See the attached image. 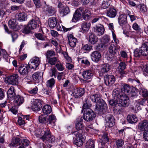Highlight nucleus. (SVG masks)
<instances>
[{
    "instance_id": "nucleus-1",
    "label": "nucleus",
    "mask_w": 148,
    "mask_h": 148,
    "mask_svg": "<svg viewBox=\"0 0 148 148\" xmlns=\"http://www.w3.org/2000/svg\"><path fill=\"white\" fill-rule=\"evenodd\" d=\"M101 95L99 93L91 95L90 98L91 100L96 103V109L100 112L103 111L107 108V106L105 102L101 98Z\"/></svg>"
},
{
    "instance_id": "nucleus-2",
    "label": "nucleus",
    "mask_w": 148,
    "mask_h": 148,
    "mask_svg": "<svg viewBox=\"0 0 148 148\" xmlns=\"http://www.w3.org/2000/svg\"><path fill=\"white\" fill-rule=\"evenodd\" d=\"M148 55V38L145 40V42L139 49H136L134 51V56L139 57L142 55L147 56Z\"/></svg>"
},
{
    "instance_id": "nucleus-3",
    "label": "nucleus",
    "mask_w": 148,
    "mask_h": 148,
    "mask_svg": "<svg viewBox=\"0 0 148 148\" xmlns=\"http://www.w3.org/2000/svg\"><path fill=\"white\" fill-rule=\"evenodd\" d=\"M73 133L76 137L74 143L77 147H81L86 139V137L83 135L82 130L75 132Z\"/></svg>"
},
{
    "instance_id": "nucleus-4",
    "label": "nucleus",
    "mask_w": 148,
    "mask_h": 148,
    "mask_svg": "<svg viewBox=\"0 0 148 148\" xmlns=\"http://www.w3.org/2000/svg\"><path fill=\"white\" fill-rule=\"evenodd\" d=\"M95 117V114L91 109L84 110L83 119L86 121H92Z\"/></svg>"
},
{
    "instance_id": "nucleus-5",
    "label": "nucleus",
    "mask_w": 148,
    "mask_h": 148,
    "mask_svg": "<svg viewBox=\"0 0 148 148\" xmlns=\"http://www.w3.org/2000/svg\"><path fill=\"white\" fill-rule=\"evenodd\" d=\"M49 131V129L46 127H41L35 131L34 135L37 138H40L42 140V137L45 136L46 134L48 133Z\"/></svg>"
},
{
    "instance_id": "nucleus-6",
    "label": "nucleus",
    "mask_w": 148,
    "mask_h": 148,
    "mask_svg": "<svg viewBox=\"0 0 148 148\" xmlns=\"http://www.w3.org/2000/svg\"><path fill=\"white\" fill-rule=\"evenodd\" d=\"M58 7L59 8V12L62 16H64L70 12L69 8L67 6L64 5L60 2L59 3Z\"/></svg>"
},
{
    "instance_id": "nucleus-7",
    "label": "nucleus",
    "mask_w": 148,
    "mask_h": 148,
    "mask_svg": "<svg viewBox=\"0 0 148 148\" xmlns=\"http://www.w3.org/2000/svg\"><path fill=\"white\" fill-rule=\"evenodd\" d=\"M130 101L128 97L125 94L121 97V98L118 100L119 106L123 107H127L130 104Z\"/></svg>"
},
{
    "instance_id": "nucleus-8",
    "label": "nucleus",
    "mask_w": 148,
    "mask_h": 148,
    "mask_svg": "<svg viewBox=\"0 0 148 148\" xmlns=\"http://www.w3.org/2000/svg\"><path fill=\"white\" fill-rule=\"evenodd\" d=\"M43 11L48 16L53 15L56 12V10L51 6L46 5L42 8Z\"/></svg>"
},
{
    "instance_id": "nucleus-9",
    "label": "nucleus",
    "mask_w": 148,
    "mask_h": 148,
    "mask_svg": "<svg viewBox=\"0 0 148 148\" xmlns=\"http://www.w3.org/2000/svg\"><path fill=\"white\" fill-rule=\"evenodd\" d=\"M104 83L107 86H111L115 81V78L114 75H106L104 77Z\"/></svg>"
},
{
    "instance_id": "nucleus-10",
    "label": "nucleus",
    "mask_w": 148,
    "mask_h": 148,
    "mask_svg": "<svg viewBox=\"0 0 148 148\" xmlns=\"http://www.w3.org/2000/svg\"><path fill=\"white\" fill-rule=\"evenodd\" d=\"M42 106V102L40 99H36L33 101L32 106V109L34 111H38Z\"/></svg>"
},
{
    "instance_id": "nucleus-11",
    "label": "nucleus",
    "mask_w": 148,
    "mask_h": 148,
    "mask_svg": "<svg viewBox=\"0 0 148 148\" xmlns=\"http://www.w3.org/2000/svg\"><path fill=\"white\" fill-rule=\"evenodd\" d=\"M30 64L29 65L30 68L35 70L38 66L40 63L39 58L38 57H35L32 58L30 61Z\"/></svg>"
},
{
    "instance_id": "nucleus-12",
    "label": "nucleus",
    "mask_w": 148,
    "mask_h": 148,
    "mask_svg": "<svg viewBox=\"0 0 148 148\" xmlns=\"http://www.w3.org/2000/svg\"><path fill=\"white\" fill-rule=\"evenodd\" d=\"M29 68H30L29 65L22 64L19 67L18 71L21 74L26 75L28 73Z\"/></svg>"
},
{
    "instance_id": "nucleus-13",
    "label": "nucleus",
    "mask_w": 148,
    "mask_h": 148,
    "mask_svg": "<svg viewBox=\"0 0 148 148\" xmlns=\"http://www.w3.org/2000/svg\"><path fill=\"white\" fill-rule=\"evenodd\" d=\"M138 128L140 131H145L148 130V120H144L139 122L138 125Z\"/></svg>"
},
{
    "instance_id": "nucleus-14",
    "label": "nucleus",
    "mask_w": 148,
    "mask_h": 148,
    "mask_svg": "<svg viewBox=\"0 0 148 148\" xmlns=\"http://www.w3.org/2000/svg\"><path fill=\"white\" fill-rule=\"evenodd\" d=\"M127 15L124 14L120 15L118 19V22L119 25L122 27H124L127 24Z\"/></svg>"
},
{
    "instance_id": "nucleus-15",
    "label": "nucleus",
    "mask_w": 148,
    "mask_h": 148,
    "mask_svg": "<svg viewBox=\"0 0 148 148\" xmlns=\"http://www.w3.org/2000/svg\"><path fill=\"white\" fill-rule=\"evenodd\" d=\"M83 10V8H79L76 10L72 20L73 22H75L80 20L81 18V13Z\"/></svg>"
},
{
    "instance_id": "nucleus-16",
    "label": "nucleus",
    "mask_w": 148,
    "mask_h": 148,
    "mask_svg": "<svg viewBox=\"0 0 148 148\" xmlns=\"http://www.w3.org/2000/svg\"><path fill=\"white\" fill-rule=\"evenodd\" d=\"M101 57L100 53L98 51H94L90 55L91 60L94 62H98L100 61Z\"/></svg>"
},
{
    "instance_id": "nucleus-17",
    "label": "nucleus",
    "mask_w": 148,
    "mask_h": 148,
    "mask_svg": "<svg viewBox=\"0 0 148 148\" xmlns=\"http://www.w3.org/2000/svg\"><path fill=\"white\" fill-rule=\"evenodd\" d=\"M39 19L38 17L33 18L29 22L28 25L32 29H35L38 26Z\"/></svg>"
},
{
    "instance_id": "nucleus-18",
    "label": "nucleus",
    "mask_w": 148,
    "mask_h": 148,
    "mask_svg": "<svg viewBox=\"0 0 148 148\" xmlns=\"http://www.w3.org/2000/svg\"><path fill=\"white\" fill-rule=\"evenodd\" d=\"M9 27L15 31L20 29V27L16 22L15 19H12L10 20L8 22Z\"/></svg>"
},
{
    "instance_id": "nucleus-19",
    "label": "nucleus",
    "mask_w": 148,
    "mask_h": 148,
    "mask_svg": "<svg viewBox=\"0 0 148 148\" xmlns=\"http://www.w3.org/2000/svg\"><path fill=\"white\" fill-rule=\"evenodd\" d=\"M85 93L84 88H78L75 89L73 92V94L76 98H80L82 97Z\"/></svg>"
},
{
    "instance_id": "nucleus-20",
    "label": "nucleus",
    "mask_w": 148,
    "mask_h": 148,
    "mask_svg": "<svg viewBox=\"0 0 148 148\" xmlns=\"http://www.w3.org/2000/svg\"><path fill=\"white\" fill-rule=\"evenodd\" d=\"M18 74H15L10 76L9 77L8 82V84L13 85H16L18 83Z\"/></svg>"
},
{
    "instance_id": "nucleus-21",
    "label": "nucleus",
    "mask_w": 148,
    "mask_h": 148,
    "mask_svg": "<svg viewBox=\"0 0 148 148\" xmlns=\"http://www.w3.org/2000/svg\"><path fill=\"white\" fill-rule=\"evenodd\" d=\"M94 31L97 35L101 36L104 34L105 29L103 26L100 24L94 27Z\"/></svg>"
},
{
    "instance_id": "nucleus-22",
    "label": "nucleus",
    "mask_w": 148,
    "mask_h": 148,
    "mask_svg": "<svg viewBox=\"0 0 148 148\" xmlns=\"http://www.w3.org/2000/svg\"><path fill=\"white\" fill-rule=\"evenodd\" d=\"M105 120L106 125L109 127H112L114 124V117L110 114L107 115L106 116Z\"/></svg>"
},
{
    "instance_id": "nucleus-23",
    "label": "nucleus",
    "mask_w": 148,
    "mask_h": 148,
    "mask_svg": "<svg viewBox=\"0 0 148 148\" xmlns=\"http://www.w3.org/2000/svg\"><path fill=\"white\" fill-rule=\"evenodd\" d=\"M68 43L71 47H74L76 44L77 39L73 36L71 34L68 35Z\"/></svg>"
},
{
    "instance_id": "nucleus-24",
    "label": "nucleus",
    "mask_w": 148,
    "mask_h": 148,
    "mask_svg": "<svg viewBox=\"0 0 148 148\" xmlns=\"http://www.w3.org/2000/svg\"><path fill=\"white\" fill-rule=\"evenodd\" d=\"M101 138V143L102 146L106 147L108 145V142L109 141V138L106 134H105L100 136Z\"/></svg>"
},
{
    "instance_id": "nucleus-25",
    "label": "nucleus",
    "mask_w": 148,
    "mask_h": 148,
    "mask_svg": "<svg viewBox=\"0 0 148 148\" xmlns=\"http://www.w3.org/2000/svg\"><path fill=\"white\" fill-rule=\"evenodd\" d=\"M8 97L9 99L12 100L16 96L15 93V89L14 87L12 86L8 89L7 92Z\"/></svg>"
},
{
    "instance_id": "nucleus-26",
    "label": "nucleus",
    "mask_w": 148,
    "mask_h": 148,
    "mask_svg": "<svg viewBox=\"0 0 148 148\" xmlns=\"http://www.w3.org/2000/svg\"><path fill=\"white\" fill-rule=\"evenodd\" d=\"M48 133H47L45 136H43L42 137V140L43 141L46 140L48 141L49 142L52 143L55 141V138L54 136L52 135H51L50 132V130L49 129Z\"/></svg>"
},
{
    "instance_id": "nucleus-27",
    "label": "nucleus",
    "mask_w": 148,
    "mask_h": 148,
    "mask_svg": "<svg viewBox=\"0 0 148 148\" xmlns=\"http://www.w3.org/2000/svg\"><path fill=\"white\" fill-rule=\"evenodd\" d=\"M88 39L90 43L92 45L95 44L98 41L97 37L91 32L89 33Z\"/></svg>"
},
{
    "instance_id": "nucleus-28",
    "label": "nucleus",
    "mask_w": 148,
    "mask_h": 148,
    "mask_svg": "<svg viewBox=\"0 0 148 148\" xmlns=\"http://www.w3.org/2000/svg\"><path fill=\"white\" fill-rule=\"evenodd\" d=\"M123 95V94L120 89L116 88L113 92L112 96L115 99L119 100Z\"/></svg>"
},
{
    "instance_id": "nucleus-29",
    "label": "nucleus",
    "mask_w": 148,
    "mask_h": 148,
    "mask_svg": "<svg viewBox=\"0 0 148 148\" xmlns=\"http://www.w3.org/2000/svg\"><path fill=\"white\" fill-rule=\"evenodd\" d=\"M82 121V118L79 117L77 119L75 122V127L77 130L79 131L82 130V129L83 128L84 125Z\"/></svg>"
},
{
    "instance_id": "nucleus-30",
    "label": "nucleus",
    "mask_w": 148,
    "mask_h": 148,
    "mask_svg": "<svg viewBox=\"0 0 148 148\" xmlns=\"http://www.w3.org/2000/svg\"><path fill=\"white\" fill-rule=\"evenodd\" d=\"M82 76L84 79H88L93 77V72L90 70L84 71L82 73Z\"/></svg>"
},
{
    "instance_id": "nucleus-31",
    "label": "nucleus",
    "mask_w": 148,
    "mask_h": 148,
    "mask_svg": "<svg viewBox=\"0 0 148 148\" xmlns=\"http://www.w3.org/2000/svg\"><path fill=\"white\" fill-rule=\"evenodd\" d=\"M14 98V101L16 105L19 106L24 101V98L19 95H16Z\"/></svg>"
},
{
    "instance_id": "nucleus-32",
    "label": "nucleus",
    "mask_w": 148,
    "mask_h": 148,
    "mask_svg": "<svg viewBox=\"0 0 148 148\" xmlns=\"http://www.w3.org/2000/svg\"><path fill=\"white\" fill-rule=\"evenodd\" d=\"M110 36L105 35L103 36L101 39V43L103 44L104 46L107 47L110 44Z\"/></svg>"
},
{
    "instance_id": "nucleus-33",
    "label": "nucleus",
    "mask_w": 148,
    "mask_h": 148,
    "mask_svg": "<svg viewBox=\"0 0 148 148\" xmlns=\"http://www.w3.org/2000/svg\"><path fill=\"white\" fill-rule=\"evenodd\" d=\"M106 14L107 16L110 18H114L116 15V10L114 8H109L107 10Z\"/></svg>"
},
{
    "instance_id": "nucleus-34",
    "label": "nucleus",
    "mask_w": 148,
    "mask_h": 148,
    "mask_svg": "<svg viewBox=\"0 0 148 148\" xmlns=\"http://www.w3.org/2000/svg\"><path fill=\"white\" fill-rule=\"evenodd\" d=\"M48 24L50 27L54 28L57 25L56 18L54 17L49 18L48 20Z\"/></svg>"
},
{
    "instance_id": "nucleus-35",
    "label": "nucleus",
    "mask_w": 148,
    "mask_h": 148,
    "mask_svg": "<svg viewBox=\"0 0 148 148\" xmlns=\"http://www.w3.org/2000/svg\"><path fill=\"white\" fill-rule=\"evenodd\" d=\"M52 109L51 106L49 105L44 106L42 108V112L45 114H48L51 113Z\"/></svg>"
},
{
    "instance_id": "nucleus-36",
    "label": "nucleus",
    "mask_w": 148,
    "mask_h": 148,
    "mask_svg": "<svg viewBox=\"0 0 148 148\" xmlns=\"http://www.w3.org/2000/svg\"><path fill=\"white\" fill-rule=\"evenodd\" d=\"M21 142V140L20 138H13L12 139L11 143L9 144V146L10 147L16 146L18 145H20Z\"/></svg>"
},
{
    "instance_id": "nucleus-37",
    "label": "nucleus",
    "mask_w": 148,
    "mask_h": 148,
    "mask_svg": "<svg viewBox=\"0 0 148 148\" xmlns=\"http://www.w3.org/2000/svg\"><path fill=\"white\" fill-rule=\"evenodd\" d=\"M90 27V23L86 22L83 23L81 24L80 31L82 33H84L88 31Z\"/></svg>"
},
{
    "instance_id": "nucleus-38",
    "label": "nucleus",
    "mask_w": 148,
    "mask_h": 148,
    "mask_svg": "<svg viewBox=\"0 0 148 148\" xmlns=\"http://www.w3.org/2000/svg\"><path fill=\"white\" fill-rule=\"evenodd\" d=\"M56 119V117L54 115H51L49 116L47 119V123H48V124H50L53 126H54L55 125V122Z\"/></svg>"
},
{
    "instance_id": "nucleus-39",
    "label": "nucleus",
    "mask_w": 148,
    "mask_h": 148,
    "mask_svg": "<svg viewBox=\"0 0 148 148\" xmlns=\"http://www.w3.org/2000/svg\"><path fill=\"white\" fill-rule=\"evenodd\" d=\"M131 90V88L130 86L127 84L123 85L121 89L123 94L126 95L130 93Z\"/></svg>"
},
{
    "instance_id": "nucleus-40",
    "label": "nucleus",
    "mask_w": 148,
    "mask_h": 148,
    "mask_svg": "<svg viewBox=\"0 0 148 148\" xmlns=\"http://www.w3.org/2000/svg\"><path fill=\"white\" fill-rule=\"evenodd\" d=\"M128 122L130 123H136L138 121L137 117L134 115H129L127 117Z\"/></svg>"
},
{
    "instance_id": "nucleus-41",
    "label": "nucleus",
    "mask_w": 148,
    "mask_h": 148,
    "mask_svg": "<svg viewBox=\"0 0 148 148\" xmlns=\"http://www.w3.org/2000/svg\"><path fill=\"white\" fill-rule=\"evenodd\" d=\"M109 52L113 55H115L119 54L116 47L114 45L111 44L109 48Z\"/></svg>"
},
{
    "instance_id": "nucleus-42",
    "label": "nucleus",
    "mask_w": 148,
    "mask_h": 148,
    "mask_svg": "<svg viewBox=\"0 0 148 148\" xmlns=\"http://www.w3.org/2000/svg\"><path fill=\"white\" fill-rule=\"evenodd\" d=\"M81 13L82 14V17L84 20L87 21L89 19L90 13L88 10L86 9L84 10L83 9V10Z\"/></svg>"
},
{
    "instance_id": "nucleus-43",
    "label": "nucleus",
    "mask_w": 148,
    "mask_h": 148,
    "mask_svg": "<svg viewBox=\"0 0 148 148\" xmlns=\"http://www.w3.org/2000/svg\"><path fill=\"white\" fill-rule=\"evenodd\" d=\"M110 69L109 65L107 64H104L101 66V71L102 73L105 74L107 73Z\"/></svg>"
},
{
    "instance_id": "nucleus-44",
    "label": "nucleus",
    "mask_w": 148,
    "mask_h": 148,
    "mask_svg": "<svg viewBox=\"0 0 148 148\" xmlns=\"http://www.w3.org/2000/svg\"><path fill=\"white\" fill-rule=\"evenodd\" d=\"M17 18L21 21H24L27 19V14L23 12L19 13L18 14Z\"/></svg>"
},
{
    "instance_id": "nucleus-45",
    "label": "nucleus",
    "mask_w": 148,
    "mask_h": 148,
    "mask_svg": "<svg viewBox=\"0 0 148 148\" xmlns=\"http://www.w3.org/2000/svg\"><path fill=\"white\" fill-rule=\"evenodd\" d=\"M43 73L41 72H38L35 73L33 75V78L35 80H39L42 79Z\"/></svg>"
},
{
    "instance_id": "nucleus-46",
    "label": "nucleus",
    "mask_w": 148,
    "mask_h": 148,
    "mask_svg": "<svg viewBox=\"0 0 148 148\" xmlns=\"http://www.w3.org/2000/svg\"><path fill=\"white\" fill-rule=\"evenodd\" d=\"M95 141L92 139L89 140L86 143V148H94L95 147Z\"/></svg>"
},
{
    "instance_id": "nucleus-47",
    "label": "nucleus",
    "mask_w": 148,
    "mask_h": 148,
    "mask_svg": "<svg viewBox=\"0 0 148 148\" xmlns=\"http://www.w3.org/2000/svg\"><path fill=\"white\" fill-rule=\"evenodd\" d=\"M126 65L124 62H121L118 67L119 71L122 75L123 73L124 70L126 68Z\"/></svg>"
},
{
    "instance_id": "nucleus-48",
    "label": "nucleus",
    "mask_w": 148,
    "mask_h": 148,
    "mask_svg": "<svg viewBox=\"0 0 148 148\" xmlns=\"http://www.w3.org/2000/svg\"><path fill=\"white\" fill-rule=\"evenodd\" d=\"M124 144V141L123 140L120 139L117 140L115 143L116 146V148H121Z\"/></svg>"
},
{
    "instance_id": "nucleus-49",
    "label": "nucleus",
    "mask_w": 148,
    "mask_h": 148,
    "mask_svg": "<svg viewBox=\"0 0 148 148\" xmlns=\"http://www.w3.org/2000/svg\"><path fill=\"white\" fill-rule=\"evenodd\" d=\"M138 33L135 32H132L129 35L128 37H129L133 39V41L134 42L136 43V42H137V38L139 37L138 36Z\"/></svg>"
},
{
    "instance_id": "nucleus-50",
    "label": "nucleus",
    "mask_w": 148,
    "mask_h": 148,
    "mask_svg": "<svg viewBox=\"0 0 148 148\" xmlns=\"http://www.w3.org/2000/svg\"><path fill=\"white\" fill-rule=\"evenodd\" d=\"M55 83V80L53 78H52L47 81V85L48 87L52 88L54 86Z\"/></svg>"
},
{
    "instance_id": "nucleus-51",
    "label": "nucleus",
    "mask_w": 148,
    "mask_h": 148,
    "mask_svg": "<svg viewBox=\"0 0 148 148\" xmlns=\"http://www.w3.org/2000/svg\"><path fill=\"white\" fill-rule=\"evenodd\" d=\"M118 100L116 99H112L110 100L109 101V102L110 105L112 106H115V108H116V109H119L118 108H117L118 106H119V105L118 103Z\"/></svg>"
},
{
    "instance_id": "nucleus-52",
    "label": "nucleus",
    "mask_w": 148,
    "mask_h": 148,
    "mask_svg": "<svg viewBox=\"0 0 148 148\" xmlns=\"http://www.w3.org/2000/svg\"><path fill=\"white\" fill-rule=\"evenodd\" d=\"M100 5L101 8L106 9L108 8L110 5L108 3L104 0H101L100 3Z\"/></svg>"
},
{
    "instance_id": "nucleus-53",
    "label": "nucleus",
    "mask_w": 148,
    "mask_h": 148,
    "mask_svg": "<svg viewBox=\"0 0 148 148\" xmlns=\"http://www.w3.org/2000/svg\"><path fill=\"white\" fill-rule=\"evenodd\" d=\"M58 60L56 57H53L52 58H49L48 62L51 65H53L56 64Z\"/></svg>"
},
{
    "instance_id": "nucleus-54",
    "label": "nucleus",
    "mask_w": 148,
    "mask_h": 148,
    "mask_svg": "<svg viewBox=\"0 0 148 148\" xmlns=\"http://www.w3.org/2000/svg\"><path fill=\"white\" fill-rule=\"evenodd\" d=\"M38 121L40 123H45L47 121V119L42 114L39 116Z\"/></svg>"
},
{
    "instance_id": "nucleus-55",
    "label": "nucleus",
    "mask_w": 148,
    "mask_h": 148,
    "mask_svg": "<svg viewBox=\"0 0 148 148\" xmlns=\"http://www.w3.org/2000/svg\"><path fill=\"white\" fill-rule=\"evenodd\" d=\"M55 55V53L54 51L53 50H48L47 51L46 57L47 58H49L51 56Z\"/></svg>"
},
{
    "instance_id": "nucleus-56",
    "label": "nucleus",
    "mask_w": 148,
    "mask_h": 148,
    "mask_svg": "<svg viewBox=\"0 0 148 148\" xmlns=\"http://www.w3.org/2000/svg\"><path fill=\"white\" fill-rule=\"evenodd\" d=\"M32 30V29L27 25V26L25 27L23 31V32L25 34H28L31 32Z\"/></svg>"
},
{
    "instance_id": "nucleus-57",
    "label": "nucleus",
    "mask_w": 148,
    "mask_h": 148,
    "mask_svg": "<svg viewBox=\"0 0 148 148\" xmlns=\"http://www.w3.org/2000/svg\"><path fill=\"white\" fill-rule=\"evenodd\" d=\"M139 9L140 12L143 13H145L147 11L146 6L144 4H140Z\"/></svg>"
},
{
    "instance_id": "nucleus-58",
    "label": "nucleus",
    "mask_w": 148,
    "mask_h": 148,
    "mask_svg": "<svg viewBox=\"0 0 148 148\" xmlns=\"http://www.w3.org/2000/svg\"><path fill=\"white\" fill-rule=\"evenodd\" d=\"M91 104L89 103H88L87 101H85L83 106V110H86L87 109H90L89 108L91 107Z\"/></svg>"
},
{
    "instance_id": "nucleus-59",
    "label": "nucleus",
    "mask_w": 148,
    "mask_h": 148,
    "mask_svg": "<svg viewBox=\"0 0 148 148\" xmlns=\"http://www.w3.org/2000/svg\"><path fill=\"white\" fill-rule=\"evenodd\" d=\"M132 28L135 30L138 31L140 32H141V30L140 26L136 23L133 24Z\"/></svg>"
},
{
    "instance_id": "nucleus-60",
    "label": "nucleus",
    "mask_w": 148,
    "mask_h": 148,
    "mask_svg": "<svg viewBox=\"0 0 148 148\" xmlns=\"http://www.w3.org/2000/svg\"><path fill=\"white\" fill-rule=\"evenodd\" d=\"M132 109L134 112L136 113L141 109V108L139 104H137L136 105V106L135 107H133Z\"/></svg>"
},
{
    "instance_id": "nucleus-61",
    "label": "nucleus",
    "mask_w": 148,
    "mask_h": 148,
    "mask_svg": "<svg viewBox=\"0 0 148 148\" xmlns=\"http://www.w3.org/2000/svg\"><path fill=\"white\" fill-rule=\"evenodd\" d=\"M56 67L59 71H62L64 69L62 64L60 62L57 64L56 65Z\"/></svg>"
},
{
    "instance_id": "nucleus-62",
    "label": "nucleus",
    "mask_w": 148,
    "mask_h": 148,
    "mask_svg": "<svg viewBox=\"0 0 148 148\" xmlns=\"http://www.w3.org/2000/svg\"><path fill=\"white\" fill-rule=\"evenodd\" d=\"M18 124L20 125H24L25 123V121L23 119V118L22 117H19L18 118Z\"/></svg>"
},
{
    "instance_id": "nucleus-63",
    "label": "nucleus",
    "mask_w": 148,
    "mask_h": 148,
    "mask_svg": "<svg viewBox=\"0 0 148 148\" xmlns=\"http://www.w3.org/2000/svg\"><path fill=\"white\" fill-rule=\"evenodd\" d=\"M92 46L90 45H85L83 47L82 49L84 51H89L92 49Z\"/></svg>"
},
{
    "instance_id": "nucleus-64",
    "label": "nucleus",
    "mask_w": 148,
    "mask_h": 148,
    "mask_svg": "<svg viewBox=\"0 0 148 148\" xmlns=\"http://www.w3.org/2000/svg\"><path fill=\"white\" fill-rule=\"evenodd\" d=\"M143 138L145 141H148V130L144 132Z\"/></svg>"
}]
</instances>
